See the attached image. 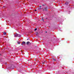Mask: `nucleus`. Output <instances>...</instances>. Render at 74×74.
<instances>
[{"instance_id": "nucleus-1", "label": "nucleus", "mask_w": 74, "mask_h": 74, "mask_svg": "<svg viewBox=\"0 0 74 74\" xmlns=\"http://www.w3.org/2000/svg\"><path fill=\"white\" fill-rule=\"evenodd\" d=\"M21 36V35L20 34H17V33H16L14 35V37H20Z\"/></svg>"}, {"instance_id": "nucleus-2", "label": "nucleus", "mask_w": 74, "mask_h": 74, "mask_svg": "<svg viewBox=\"0 0 74 74\" xmlns=\"http://www.w3.org/2000/svg\"><path fill=\"white\" fill-rule=\"evenodd\" d=\"M48 10V7H46L44 9V10H45V11H47Z\"/></svg>"}, {"instance_id": "nucleus-3", "label": "nucleus", "mask_w": 74, "mask_h": 74, "mask_svg": "<svg viewBox=\"0 0 74 74\" xmlns=\"http://www.w3.org/2000/svg\"><path fill=\"white\" fill-rule=\"evenodd\" d=\"M22 45H24V44H25H25H26V42H25L24 41H23L22 42V43L21 44Z\"/></svg>"}, {"instance_id": "nucleus-4", "label": "nucleus", "mask_w": 74, "mask_h": 74, "mask_svg": "<svg viewBox=\"0 0 74 74\" xmlns=\"http://www.w3.org/2000/svg\"><path fill=\"white\" fill-rule=\"evenodd\" d=\"M29 43H30V42H29V41H28L27 42V45H28L29 44Z\"/></svg>"}, {"instance_id": "nucleus-5", "label": "nucleus", "mask_w": 74, "mask_h": 74, "mask_svg": "<svg viewBox=\"0 0 74 74\" xmlns=\"http://www.w3.org/2000/svg\"><path fill=\"white\" fill-rule=\"evenodd\" d=\"M18 44H21V42L19 41L18 42Z\"/></svg>"}, {"instance_id": "nucleus-6", "label": "nucleus", "mask_w": 74, "mask_h": 74, "mask_svg": "<svg viewBox=\"0 0 74 74\" xmlns=\"http://www.w3.org/2000/svg\"><path fill=\"white\" fill-rule=\"evenodd\" d=\"M69 4V3L67 2H66V3H65V4Z\"/></svg>"}, {"instance_id": "nucleus-7", "label": "nucleus", "mask_w": 74, "mask_h": 74, "mask_svg": "<svg viewBox=\"0 0 74 74\" xmlns=\"http://www.w3.org/2000/svg\"><path fill=\"white\" fill-rule=\"evenodd\" d=\"M42 21L43 22H44V20L43 19V18H42Z\"/></svg>"}, {"instance_id": "nucleus-8", "label": "nucleus", "mask_w": 74, "mask_h": 74, "mask_svg": "<svg viewBox=\"0 0 74 74\" xmlns=\"http://www.w3.org/2000/svg\"><path fill=\"white\" fill-rule=\"evenodd\" d=\"M6 32H4V35H6Z\"/></svg>"}, {"instance_id": "nucleus-9", "label": "nucleus", "mask_w": 74, "mask_h": 74, "mask_svg": "<svg viewBox=\"0 0 74 74\" xmlns=\"http://www.w3.org/2000/svg\"><path fill=\"white\" fill-rule=\"evenodd\" d=\"M53 60H54V61H56V59H55L53 58Z\"/></svg>"}, {"instance_id": "nucleus-10", "label": "nucleus", "mask_w": 74, "mask_h": 74, "mask_svg": "<svg viewBox=\"0 0 74 74\" xmlns=\"http://www.w3.org/2000/svg\"><path fill=\"white\" fill-rule=\"evenodd\" d=\"M37 30V28H35L34 29V30H35V31H36V30Z\"/></svg>"}, {"instance_id": "nucleus-11", "label": "nucleus", "mask_w": 74, "mask_h": 74, "mask_svg": "<svg viewBox=\"0 0 74 74\" xmlns=\"http://www.w3.org/2000/svg\"><path fill=\"white\" fill-rule=\"evenodd\" d=\"M40 7V8H41V6H40V7Z\"/></svg>"}, {"instance_id": "nucleus-12", "label": "nucleus", "mask_w": 74, "mask_h": 74, "mask_svg": "<svg viewBox=\"0 0 74 74\" xmlns=\"http://www.w3.org/2000/svg\"><path fill=\"white\" fill-rule=\"evenodd\" d=\"M5 65H7V63H5Z\"/></svg>"}, {"instance_id": "nucleus-13", "label": "nucleus", "mask_w": 74, "mask_h": 74, "mask_svg": "<svg viewBox=\"0 0 74 74\" xmlns=\"http://www.w3.org/2000/svg\"><path fill=\"white\" fill-rule=\"evenodd\" d=\"M44 63H45L44 62H43V63H42V64H44Z\"/></svg>"}, {"instance_id": "nucleus-14", "label": "nucleus", "mask_w": 74, "mask_h": 74, "mask_svg": "<svg viewBox=\"0 0 74 74\" xmlns=\"http://www.w3.org/2000/svg\"><path fill=\"white\" fill-rule=\"evenodd\" d=\"M35 11H37V10H35Z\"/></svg>"}, {"instance_id": "nucleus-15", "label": "nucleus", "mask_w": 74, "mask_h": 74, "mask_svg": "<svg viewBox=\"0 0 74 74\" xmlns=\"http://www.w3.org/2000/svg\"><path fill=\"white\" fill-rule=\"evenodd\" d=\"M29 60H28V61H29Z\"/></svg>"}, {"instance_id": "nucleus-16", "label": "nucleus", "mask_w": 74, "mask_h": 74, "mask_svg": "<svg viewBox=\"0 0 74 74\" xmlns=\"http://www.w3.org/2000/svg\"><path fill=\"white\" fill-rule=\"evenodd\" d=\"M29 40V39H27V40Z\"/></svg>"}, {"instance_id": "nucleus-17", "label": "nucleus", "mask_w": 74, "mask_h": 74, "mask_svg": "<svg viewBox=\"0 0 74 74\" xmlns=\"http://www.w3.org/2000/svg\"><path fill=\"white\" fill-rule=\"evenodd\" d=\"M47 32H46V33H47Z\"/></svg>"}, {"instance_id": "nucleus-18", "label": "nucleus", "mask_w": 74, "mask_h": 74, "mask_svg": "<svg viewBox=\"0 0 74 74\" xmlns=\"http://www.w3.org/2000/svg\"><path fill=\"white\" fill-rule=\"evenodd\" d=\"M60 31H62V30H60Z\"/></svg>"}, {"instance_id": "nucleus-19", "label": "nucleus", "mask_w": 74, "mask_h": 74, "mask_svg": "<svg viewBox=\"0 0 74 74\" xmlns=\"http://www.w3.org/2000/svg\"><path fill=\"white\" fill-rule=\"evenodd\" d=\"M0 55H1V54H0Z\"/></svg>"}]
</instances>
